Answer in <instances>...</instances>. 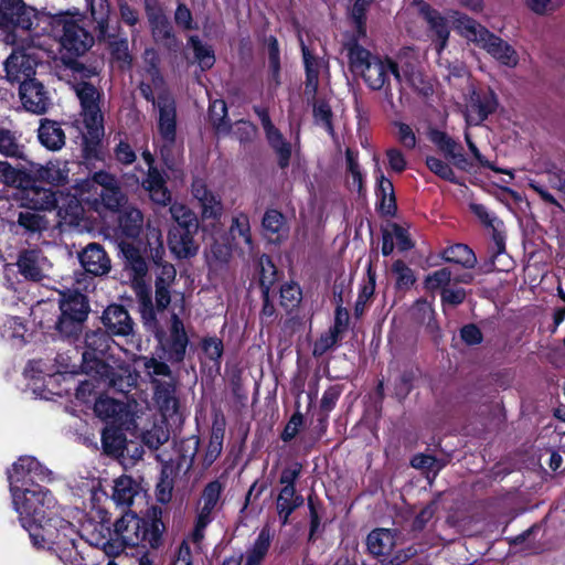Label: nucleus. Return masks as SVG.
I'll use <instances>...</instances> for the list:
<instances>
[{"instance_id": "2", "label": "nucleus", "mask_w": 565, "mask_h": 565, "mask_svg": "<svg viewBox=\"0 0 565 565\" xmlns=\"http://www.w3.org/2000/svg\"><path fill=\"white\" fill-rule=\"evenodd\" d=\"M148 403H140L136 399L126 402L113 398L108 395H100L94 404V413L102 420L132 431L141 437L145 445L157 449L168 441L170 433L163 427L154 424L153 430L149 429Z\"/></svg>"}, {"instance_id": "43", "label": "nucleus", "mask_w": 565, "mask_h": 565, "mask_svg": "<svg viewBox=\"0 0 565 565\" xmlns=\"http://www.w3.org/2000/svg\"><path fill=\"white\" fill-rule=\"evenodd\" d=\"M104 451L108 455L125 458L127 439L121 431L115 428H105L102 435Z\"/></svg>"}, {"instance_id": "1", "label": "nucleus", "mask_w": 565, "mask_h": 565, "mask_svg": "<svg viewBox=\"0 0 565 565\" xmlns=\"http://www.w3.org/2000/svg\"><path fill=\"white\" fill-rule=\"evenodd\" d=\"M30 510L28 519L19 510L14 511L22 527L29 532L33 546L51 551L64 565H86L76 545V524L66 520L63 512L71 508L60 507L53 497L50 505L39 498L31 500Z\"/></svg>"}, {"instance_id": "45", "label": "nucleus", "mask_w": 565, "mask_h": 565, "mask_svg": "<svg viewBox=\"0 0 565 565\" xmlns=\"http://www.w3.org/2000/svg\"><path fill=\"white\" fill-rule=\"evenodd\" d=\"M142 214L135 207H126L119 216V226L122 233L128 237L137 236L142 227Z\"/></svg>"}, {"instance_id": "52", "label": "nucleus", "mask_w": 565, "mask_h": 565, "mask_svg": "<svg viewBox=\"0 0 565 565\" xmlns=\"http://www.w3.org/2000/svg\"><path fill=\"white\" fill-rule=\"evenodd\" d=\"M164 254V249L162 246V243H159V246L156 248L153 254V262L157 265V268H159L158 277L156 282H160V285H164L167 287L170 286V284L175 278V268L173 265L163 262L162 256Z\"/></svg>"}, {"instance_id": "53", "label": "nucleus", "mask_w": 565, "mask_h": 565, "mask_svg": "<svg viewBox=\"0 0 565 565\" xmlns=\"http://www.w3.org/2000/svg\"><path fill=\"white\" fill-rule=\"evenodd\" d=\"M224 428L215 425L212 428L209 446L205 452L204 461L207 466L212 465L221 455L223 449Z\"/></svg>"}, {"instance_id": "21", "label": "nucleus", "mask_w": 565, "mask_h": 565, "mask_svg": "<svg viewBox=\"0 0 565 565\" xmlns=\"http://www.w3.org/2000/svg\"><path fill=\"white\" fill-rule=\"evenodd\" d=\"M498 106L495 94L490 90L473 89L466 103L465 117L469 126H478L492 114Z\"/></svg>"}, {"instance_id": "41", "label": "nucleus", "mask_w": 565, "mask_h": 565, "mask_svg": "<svg viewBox=\"0 0 565 565\" xmlns=\"http://www.w3.org/2000/svg\"><path fill=\"white\" fill-rule=\"evenodd\" d=\"M270 545V532L264 527L253 545L246 551L244 565H260Z\"/></svg>"}, {"instance_id": "55", "label": "nucleus", "mask_w": 565, "mask_h": 565, "mask_svg": "<svg viewBox=\"0 0 565 565\" xmlns=\"http://www.w3.org/2000/svg\"><path fill=\"white\" fill-rule=\"evenodd\" d=\"M18 223L31 233L42 232L49 225L46 218L34 211L20 212Z\"/></svg>"}, {"instance_id": "32", "label": "nucleus", "mask_w": 565, "mask_h": 565, "mask_svg": "<svg viewBox=\"0 0 565 565\" xmlns=\"http://www.w3.org/2000/svg\"><path fill=\"white\" fill-rule=\"evenodd\" d=\"M103 323L115 335H129L134 329L132 320L127 310L118 305L106 308L103 315Z\"/></svg>"}, {"instance_id": "51", "label": "nucleus", "mask_w": 565, "mask_h": 565, "mask_svg": "<svg viewBox=\"0 0 565 565\" xmlns=\"http://www.w3.org/2000/svg\"><path fill=\"white\" fill-rule=\"evenodd\" d=\"M231 234L234 239L242 238L246 245V252L252 254L254 246L250 235L249 218L246 214H239L233 218Z\"/></svg>"}, {"instance_id": "33", "label": "nucleus", "mask_w": 565, "mask_h": 565, "mask_svg": "<svg viewBox=\"0 0 565 565\" xmlns=\"http://www.w3.org/2000/svg\"><path fill=\"white\" fill-rule=\"evenodd\" d=\"M143 493V488L129 476H120L114 480L113 501L118 505H129Z\"/></svg>"}, {"instance_id": "24", "label": "nucleus", "mask_w": 565, "mask_h": 565, "mask_svg": "<svg viewBox=\"0 0 565 565\" xmlns=\"http://www.w3.org/2000/svg\"><path fill=\"white\" fill-rule=\"evenodd\" d=\"M19 95L28 111L38 115L46 111L50 104L47 92L36 79L23 81L20 84Z\"/></svg>"}, {"instance_id": "25", "label": "nucleus", "mask_w": 565, "mask_h": 565, "mask_svg": "<svg viewBox=\"0 0 565 565\" xmlns=\"http://www.w3.org/2000/svg\"><path fill=\"white\" fill-rule=\"evenodd\" d=\"M142 158L148 167V177L143 181V186L148 191L150 199L161 205H167L171 200V194L166 186V180L162 174L152 167L153 157L150 151L142 152Z\"/></svg>"}, {"instance_id": "7", "label": "nucleus", "mask_w": 565, "mask_h": 565, "mask_svg": "<svg viewBox=\"0 0 565 565\" xmlns=\"http://www.w3.org/2000/svg\"><path fill=\"white\" fill-rule=\"evenodd\" d=\"M162 84V78L152 63L151 67L147 71V78H143L140 84V92L147 100H154L156 93L159 92L157 106L159 109L158 130L162 142L160 152L163 161L169 164L171 147L175 140L177 113L174 100L161 92Z\"/></svg>"}, {"instance_id": "60", "label": "nucleus", "mask_w": 565, "mask_h": 565, "mask_svg": "<svg viewBox=\"0 0 565 565\" xmlns=\"http://www.w3.org/2000/svg\"><path fill=\"white\" fill-rule=\"evenodd\" d=\"M0 153L7 157L22 156V149L15 137L8 130H0Z\"/></svg>"}, {"instance_id": "17", "label": "nucleus", "mask_w": 565, "mask_h": 565, "mask_svg": "<svg viewBox=\"0 0 565 565\" xmlns=\"http://www.w3.org/2000/svg\"><path fill=\"white\" fill-rule=\"evenodd\" d=\"M413 13L420 15L428 25L429 36L435 43L438 54L447 46L450 35L448 17H443L438 11L431 9L422 0H414L409 7Z\"/></svg>"}, {"instance_id": "6", "label": "nucleus", "mask_w": 565, "mask_h": 565, "mask_svg": "<svg viewBox=\"0 0 565 565\" xmlns=\"http://www.w3.org/2000/svg\"><path fill=\"white\" fill-rule=\"evenodd\" d=\"M125 198L117 186L116 179L106 172H98L92 179L78 183L75 193L70 198V209L65 214L72 220H79L83 215V204L90 205L97 212L103 209L116 211L124 204Z\"/></svg>"}, {"instance_id": "28", "label": "nucleus", "mask_w": 565, "mask_h": 565, "mask_svg": "<svg viewBox=\"0 0 565 565\" xmlns=\"http://www.w3.org/2000/svg\"><path fill=\"white\" fill-rule=\"evenodd\" d=\"M78 257L83 268L94 276L106 275L111 268L108 255L97 243L88 244Z\"/></svg>"}, {"instance_id": "27", "label": "nucleus", "mask_w": 565, "mask_h": 565, "mask_svg": "<svg viewBox=\"0 0 565 565\" xmlns=\"http://www.w3.org/2000/svg\"><path fill=\"white\" fill-rule=\"evenodd\" d=\"M198 228L173 226L169 233L170 250L178 258L192 257L198 253L199 245L194 241V234Z\"/></svg>"}, {"instance_id": "57", "label": "nucleus", "mask_w": 565, "mask_h": 565, "mask_svg": "<svg viewBox=\"0 0 565 565\" xmlns=\"http://www.w3.org/2000/svg\"><path fill=\"white\" fill-rule=\"evenodd\" d=\"M172 218L175 226L198 228V222L194 213L182 203H173L170 207Z\"/></svg>"}, {"instance_id": "48", "label": "nucleus", "mask_w": 565, "mask_h": 565, "mask_svg": "<svg viewBox=\"0 0 565 565\" xmlns=\"http://www.w3.org/2000/svg\"><path fill=\"white\" fill-rule=\"evenodd\" d=\"M231 258V249L227 245L215 242L205 253L206 264L212 271L223 268Z\"/></svg>"}, {"instance_id": "12", "label": "nucleus", "mask_w": 565, "mask_h": 565, "mask_svg": "<svg viewBox=\"0 0 565 565\" xmlns=\"http://www.w3.org/2000/svg\"><path fill=\"white\" fill-rule=\"evenodd\" d=\"M74 89L81 100L83 122L87 130L86 137L92 140L98 139L104 134L103 115L97 104L99 94L88 83H79Z\"/></svg>"}, {"instance_id": "56", "label": "nucleus", "mask_w": 565, "mask_h": 565, "mask_svg": "<svg viewBox=\"0 0 565 565\" xmlns=\"http://www.w3.org/2000/svg\"><path fill=\"white\" fill-rule=\"evenodd\" d=\"M379 196L381 199V210L390 214L395 209V198L393 183L383 174L379 178Z\"/></svg>"}, {"instance_id": "42", "label": "nucleus", "mask_w": 565, "mask_h": 565, "mask_svg": "<svg viewBox=\"0 0 565 565\" xmlns=\"http://www.w3.org/2000/svg\"><path fill=\"white\" fill-rule=\"evenodd\" d=\"M263 228L265 236L270 242L276 243L280 241L286 234L282 214L276 210L267 211L263 217Z\"/></svg>"}, {"instance_id": "63", "label": "nucleus", "mask_w": 565, "mask_h": 565, "mask_svg": "<svg viewBox=\"0 0 565 565\" xmlns=\"http://www.w3.org/2000/svg\"><path fill=\"white\" fill-rule=\"evenodd\" d=\"M259 267H260V284L266 289V292L269 290V287L275 281L276 269L270 260V258L266 255L260 256L259 258Z\"/></svg>"}, {"instance_id": "9", "label": "nucleus", "mask_w": 565, "mask_h": 565, "mask_svg": "<svg viewBox=\"0 0 565 565\" xmlns=\"http://www.w3.org/2000/svg\"><path fill=\"white\" fill-rule=\"evenodd\" d=\"M53 15L38 12L20 0H0V28L6 31L26 32L35 35L50 33Z\"/></svg>"}, {"instance_id": "22", "label": "nucleus", "mask_w": 565, "mask_h": 565, "mask_svg": "<svg viewBox=\"0 0 565 565\" xmlns=\"http://www.w3.org/2000/svg\"><path fill=\"white\" fill-rule=\"evenodd\" d=\"M361 74L372 89L382 88L386 84L390 74H392L397 82H402L403 77H407V73L404 72L402 74L398 65L391 58H381L379 56H375L372 62L362 70Z\"/></svg>"}, {"instance_id": "4", "label": "nucleus", "mask_w": 565, "mask_h": 565, "mask_svg": "<svg viewBox=\"0 0 565 565\" xmlns=\"http://www.w3.org/2000/svg\"><path fill=\"white\" fill-rule=\"evenodd\" d=\"M9 488L14 510L24 514L25 519L30 515V501L33 499L42 500L45 504L53 503V494L50 490L35 483L36 481L51 480V471L41 465L32 456H21L11 468L7 470Z\"/></svg>"}, {"instance_id": "64", "label": "nucleus", "mask_w": 565, "mask_h": 565, "mask_svg": "<svg viewBox=\"0 0 565 565\" xmlns=\"http://www.w3.org/2000/svg\"><path fill=\"white\" fill-rule=\"evenodd\" d=\"M281 305L286 308H292L301 299V292L297 285L286 284L280 289Z\"/></svg>"}, {"instance_id": "34", "label": "nucleus", "mask_w": 565, "mask_h": 565, "mask_svg": "<svg viewBox=\"0 0 565 565\" xmlns=\"http://www.w3.org/2000/svg\"><path fill=\"white\" fill-rule=\"evenodd\" d=\"M356 36L350 38L344 42V47L348 51V57L350 66L353 71L361 73L369 63L375 57L366 49H364L360 41L363 40L366 34L361 35L355 29Z\"/></svg>"}, {"instance_id": "40", "label": "nucleus", "mask_w": 565, "mask_h": 565, "mask_svg": "<svg viewBox=\"0 0 565 565\" xmlns=\"http://www.w3.org/2000/svg\"><path fill=\"white\" fill-rule=\"evenodd\" d=\"M143 363L146 374L150 377L153 388L157 384H163L164 381H174L170 367L154 358L139 356Z\"/></svg>"}, {"instance_id": "10", "label": "nucleus", "mask_w": 565, "mask_h": 565, "mask_svg": "<svg viewBox=\"0 0 565 565\" xmlns=\"http://www.w3.org/2000/svg\"><path fill=\"white\" fill-rule=\"evenodd\" d=\"M82 14L78 12L60 13L53 15L51 31L61 26V45L64 50L74 55L84 54L94 43V38L82 24Z\"/></svg>"}, {"instance_id": "61", "label": "nucleus", "mask_w": 565, "mask_h": 565, "mask_svg": "<svg viewBox=\"0 0 565 565\" xmlns=\"http://www.w3.org/2000/svg\"><path fill=\"white\" fill-rule=\"evenodd\" d=\"M393 273L396 276V285L401 289H408L415 282L413 270L401 260L394 263Z\"/></svg>"}, {"instance_id": "58", "label": "nucleus", "mask_w": 565, "mask_h": 565, "mask_svg": "<svg viewBox=\"0 0 565 565\" xmlns=\"http://www.w3.org/2000/svg\"><path fill=\"white\" fill-rule=\"evenodd\" d=\"M426 166L437 177L451 183H458V179L452 168L444 160L434 156H428L426 158Z\"/></svg>"}, {"instance_id": "35", "label": "nucleus", "mask_w": 565, "mask_h": 565, "mask_svg": "<svg viewBox=\"0 0 565 565\" xmlns=\"http://www.w3.org/2000/svg\"><path fill=\"white\" fill-rule=\"evenodd\" d=\"M0 333L13 348H21L31 338L25 324L17 317L7 318L0 327Z\"/></svg>"}, {"instance_id": "39", "label": "nucleus", "mask_w": 565, "mask_h": 565, "mask_svg": "<svg viewBox=\"0 0 565 565\" xmlns=\"http://www.w3.org/2000/svg\"><path fill=\"white\" fill-rule=\"evenodd\" d=\"M76 372L74 371V374ZM87 375L89 376V374H87ZM67 376L71 379L67 381H63V383L65 384V387H63L61 390H56V391H51L52 394L61 396L64 393H68L71 391V388L74 386L76 388L77 399L86 402L87 398L93 393V391L96 388V385L93 383V380L97 381L98 383H104L106 386H108L106 382L102 381L99 377H94L92 375H90L92 380H84V381H77V382H75V380L73 377V373H68Z\"/></svg>"}, {"instance_id": "5", "label": "nucleus", "mask_w": 565, "mask_h": 565, "mask_svg": "<svg viewBox=\"0 0 565 565\" xmlns=\"http://www.w3.org/2000/svg\"><path fill=\"white\" fill-rule=\"evenodd\" d=\"M90 511L85 513L78 509L63 510L66 520L76 524L77 537L82 536L93 546L109 554L114 552L115 535L110 530L109 513L102 507V501L108 499L107 493L99 489V483L90 481L88 487Z\"/></svg>"}, {"instance_id": "59", "label": "nucleus", "mask_w": 565, "mask_h": 565, "mask_svg": "<svg viewBox=\"0 0 565 565\" xmlns=\"http://www.w3.org/2000/svg\"><path fill=\"white\" fill-rule=\"evenodd\" d=\"M451 281V271L448 268H441L428 275L425 279V287L430 290L447 288Z\"/></svg>"}, {"instance_id": "14", "label": "nucleus", "mask_w": 565, "mask_h": 565, "mask_svg": "<svg viewBox=\"0 0 565 565\" xmlns=\"http://www.w3.org/2000/svg\"><path fill=\"white\" fill-rule=\"evenodd\" d=\"M153 402L160 413V419L152 418V411L147 412L149 429L153 430L154 424L163 426L168 431L167 423L178 415L179 402L175 396V381H164L153 388Z\"/></svg>"}, {"instance_id": "23", "label": "nucleus", "mask_w": 565, "mask_h": 565, "mask_svg": "<svg viewBox=\"0 0 565 565\" xmlns=\"http://www.w3.org/2000/svg\"><path fill=\"white\" fill-rule=\"evenodd\" d=\"M38 58L31 47L14 50L4 63L7 77L11 82L33 79Z\"/></svg>"}, {"instance_id": "49", "label": "nucleus", "mask_w": 565, "mask_h": 565, "mask_svg": "<svg viewBox=\"0 0 565 565\" xmlns=\"http://www.w3.org/2000/svg\"><path fill=\"white\" fill-rule=\"evenodd\" d=\"M189 44L194 52L195 61L202 70H209L214 65V51L209 44L203 43L198 36H190Z\"/></svg>"}, {"instance_id": "20", "label": "nucleus", "mask_w": 565, "mask_h": 565, "mask_svg": "<svg viewBox=\"0 0 565 565\" xmlns=\"http://www.w3.org/2000/svg\"><path fill=\"white\" fill-rule=\"evenodd\" d=\"M24 373L26 377L33 381L42 380L47 387L49 394H52L51 391H54V385L70 380L71 377H68L67 374L74 373V370L68 369V366L64 364H53L51 361L34 360L28 364Z\"/></svg>"}, {"instance_id": "19", "label": "nucleus", "mask_w": 565, "mask_h": 565, "mask_svg": "<svg viewBox=\"0 0 565 565\" xmlns=\"http://www.w3.org/2000/svg\"><path fill=\"white\" fill-rule=\"evenodd\" d=\"M183 312L184 300L181 299L179 305L177 302L173 305L170 337L166 341H161L162 349L167 353L168 359L174 362L183 360L188 347V335L183 322L179 318V315Z\"/></svg>"}, {"instance_id": "44", "label": "nucleus", "mask_w": 565, "mask_h": 565, "mask_svg": "<svg viewBox=\"0 0 565 565\" xmlns=\"http://www.w3.org/2000/svg\"><path fill=\"white\" fill-rule=\"evenodd\" d=\"M266 138L270 147L278 156L279 166L281 168L287 167L291 157L290 143L285 140L284 136L276 127H269V131L266 132Z\"/></svg>"}, {"instance_id": "13", "label": "nucleus", "mask_w": 565, "mask_h": 565, "mask_svg": "<svg viewBox=\"0 0 565 565\" xmlns=\"http://www.w3.org/2000/svg\"><path fill=\"white\" fill-rule=\"evenodd\" d=\"M20 201L22 206L34 211H51L57 207V214L65 223H75L71 215L66 216L65 214L66 209L68 212L71 211L70 202L67 204L60 203L55 192L51 189L34 185L32 181L22 188Z\"/></svg>"}, {"instance_id": "11", "label": "nucleus", "mask_w": 565, "mask_h": 565, "mask_svg": "<svg viewBox=\"0 0 565 565\" xmlns=\"http://www.w3.org/2000/svg\"><path fill=\"white\" fill-rule=\"evenodd\" d=\"M61 317L56 323L57 330L70 337L75 333L88 313V303L84 295L76 290L60 294Z\"/></svg>"}, {"instance_id": "8", "label": "nucleus", "mask_w": 565, "mask_h": 565, "mask_svg": "<svg viewBox=\"0 0 565 565\" xmlns=\"http://www.w3.org/2000/svg\"><path fill=\"white\" fill-rule=\"evenodd\" d=\"M164 525L158 518L141 519L125 513L115 523V543L127 547H158Z\"/></svg>"}, {"instance_id": "3", "label": "nucleus", "mask_w": 565, "mask_h": 565, "mask_svg": "<svg viewBox=\"0 0 565 565\" xmlns=\"http://www.w3.org/2000/svg\"><path fill=\"white\" fill-rule=\"evenodd\" d=\"M109 342V337L103 331L86 333L81 369L83 373L106 382L108 387L128 393L137 386L139 374L125 363L113 361L110 364L103 360L110 349Z\"/></svg>"}, {"instance_id": "50", "label": "nucleus", "mask_w": 565, "mask_h": 565, "mask_svg": "<svg viewBox=\"0 0 565 565\" xmlns=\"http://www.w3.org/2000/svg\"><path fill=\"white\" fill-rule=\"evenodd\" d=\"M0 181L22 190L24 184L31 182V177L21 170L14 169L8 162L0 161Z\"/></svg>"}, {"instance_id": "30", "label": "nucleus", "mask_w": 565, "mask_h": 565, "mask_svg": "<svg viewBox=\"0 0 565 565\" xmlns=\"http://www.w3.org/2000/svg\"><path fill=\"white\" fill-rule=\"evenodd\" d=\"M448 18L452 22L455 31L469 42H473L478 46L486 39L489 31L472 18L459 11H450Z\"/></svg>"}, {"instance_id": "18", "label": "nucleus", "mask_w": 565, "mask_h": 565, "mask_svg": "<svg viewBox=\"0 0 565 565\" xmlns=\"http://www.w3.org/2000/svg\"><path fill=\"white\" fill-rule=\"evenodd\" d=\"M192 195L200 203L203 230L207 227L206 222L212 221L214 232H221L218 221L223 214V205L220 196L211 192L203 180H194L192 183Z\"/></svg>"}, {"instance_id": "15", "label": "nucleus", "mask_w": 565, "mask_h": 565, "mask_svg": "<svg viewBox=\"0 0 565 565\" xmlns=\"http://www.w3.org/2000/svg\"><path fill=\"white\" fill-rule=\"evenodd\" d=\"M224 484L220 480L209 482L201 495L196 524L192 533V541L199 544L204 537V530L213 519V512L221 504Z\"/></svg>"}, {"instance_id": "62", "label": "nucleus", "mask_w": 565, "mask_h": 565, "mask_svg": "<svg viewBox=\"0 0 565 565\" xmlns=\"http://www.w3.org/2000/svg\"><path fill=\"white\" fill-rule=\"evenodd\" d=\"M391 237L393 238L395 245L401 250H407L413 247V242L407 228L399 226L397 224H393L390 228L386 230Z\"/></svg>"}, {"instance_id": "47", "label": "nucleus", "mask_w": 565, "mask_h": 565, "mask_svg": "<svg viewBox=\"0 0 565 565\" xmlns=\"http://www.w3.org/2000/svg\"><path fill=\"white\" fill-rule=\"evenodd\" d=\"M444 258L447 262L460 264L466 268H472L477 263L475 253L463 244H456L445 249Z\"/></svg>"}, {"instance_id": "54", "label": "nucleus", "mask_w": 565, "mask_h": 565, "mask_svg": "<svg viewBox=\"0 0 565 565\" xmlns=\"http://www.w3.org/2000/svg\"><path fill=\"white\" fill-rule=\"evenodd\" d=\"M124 254L126 257V268L132 271L134 279L138 280L142 278L148 271L145 258L132 247H126Z\"/></svg>"}, {"instance_id": "29", "label": "nucleus", "mask_w": 565, "mask_h": 565, "mask_svg": "<svg viewBox=\"0 0 565 565\" xmlns=\"http://www.w3.org/2000/svg\"><path fill=\"white\" fill-rule=\"evenodd\" d=\"M479 47L483 49L495 61L507 67L513 68L519 64L516 51L508 42L491 32L486 35Z\"/></svg>"}, {"instance_id": "37", "label": "nucleus", "mask_w": 565, "mask_h": 565, "mask_svg": "<svg viewBox=\"0 0 565 565\" xmlns=\"http://www.w3.org/2000/svg\"><path fill=\"white\" fill-rule=\"evenodd\" d=\"M39 140L49 150L57 151L65 145V134L57 122L45 119L39 127Z\"/></svg>"}, {"instance_id": "16", "label": "nucleus", "mask_w": 565, "mask_h": 565, "mask_svg": "<svg viewBox=\"0 0 565 565\" xmlns=\"http://www.w3.org/2000/svg\"><path fill=\"white\" fill-rule=\"evenodd\" d=\"M300 473L298 465L285 468L280 476L282 488L277 498V512L282 524L288 522L289 515L303 503V498L296 493L295 482Z\"/></svg>"}, {"instance_id": "36", "label": "nucleus", "mask_w": 565, "mask_h": 565, "mask_svg": "<svg viewBox=\"0 0 565 565\" xmlns=\"http://www.w3.org/2000/svg\"><path fill=\"white\" fill-rule=\"evenodd\" d=\"M146 11L151 24L152 34L157 42L168 41L171 38V25L159 8L151 0L146 2Z\"/></svg>"}, {"instance_id": "26", "label": "nucleus", "mask_w": 565, "mask_h": 565, "mask_svg": "<svg viewBox=\"0 0 565 565\" xmlns=\"http://www.w3.org/2000/svg\"><path fill=\"white\" fill-rule=\"evenodd\" d=\"M18 267L26 279L39 281L47 276L51 263L39 250H25L18 259Z\"/></svg>"}, {"instance_id": "46", "label": "nucleus", "mask_w": 565, "mask_h": 565, "mask_svg": "<svg viewBox=\"0 0 565 565\" xmlns=\"http://www.w3.org/2000/svg\"><path fill=\"white\" fill-rule=\"evenodd\" d=\"M301 47L307 73L306 90L310 94H315L318 89L321 62L310 53L303 43Z\"/></svg>"}, {"instance_id": "31", "label": "nucleus", "mask_w": 565, "mask_h": 565, "mask_svg": "<svg viewBox=\"0 0 565 565\" xmlns=\"http://www.w3.org/2000/svg\"><path fill=\"white\" fill-rule=\"evenodd\" d=\"M30 173L39 181L62 185L68 180L70 169L67 162L56 160L50 161L45 166L32 163Z\"/></svg>"}, {"instance_id": "38", "label": "nucleus", "mask_w": 565, "mask_h": 565, "mask_svg": "<svg viewBox=\"0 0 565 565\" xmlns=\"http://www.w3.org/2000/svg\"><path fill=\"white\" fill-rule=\"evenodd\" d=\"M395 545V535L388 529H377L367 536L369 551L377 556L387 555Z\"/></svg>"}]
</instances>
